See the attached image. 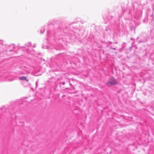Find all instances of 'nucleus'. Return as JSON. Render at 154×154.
Wrapping results in <instances>:
<instances>
[{
    "label": "nucleus",
    "mask_w": 154,
    "mask_h": 154,
    "mask_svg": "<svg viewBox=\"0 0 154 154\" xmlns=\"http://www.w3.org/2000/svg\"><path fill=\"white\" fill-rule=\"evenodd\" d=\"M108 83L109 84H110L111 85H115L117 84V82L115 79H114L112 80L109 81L108 82Z\"/></svg>",
    "instance_id": "obj_1"
},
{
    "label": "nucleus",
    "mask_w": 154,
    "mask_h": 154,
    "mask_svg": "<svg viewBox=\"0 0 154 154\" xmlns=\"http://www.w3.org/2000/svg\"><path fill=\"white\" fill-rule=\"evenodd\" d=\"M26 76H22L20 78V79L22 80H25L27 82L28 81V79H27Z\"/></svg>",
    "instance_id": "obj_2"
}]
</instances>
